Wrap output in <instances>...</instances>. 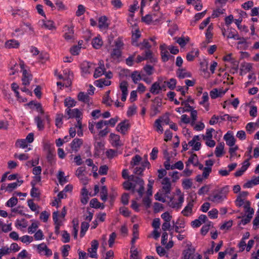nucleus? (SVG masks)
Masks as SVG:
<instances>
[{"label": "nucleus", "instance_id": "nucleus-17", "mask_svg": "<svg viewBox=\"0 0 259 259\" xmlns=\"http://www.w3.org/2000/svg\"><path fill=\"white\" fill-rule=\"evenodd\" d=\"M95 68V65L87 61H84L81 64V69L85 74H89Z\"/></svg>", "mask_w": 259, "mask_h": 259}, {"label": "nucleus", "instance_id": "nucleus-38", "mask_svg": "<svg viewBox=\"0 0 259 259\" xmlns=\"http://www.w3.org/2000/svg\"><path fill=\"white\" fill-rule=\"evenodd\" d=\"M258 127V123H255V122H249L246 125V130L250 133H252Z\"/></svg>", "mask_w": 259, "mask_h": 259}, {"label": "nucleus", "instance_id": "nucleus-31", "mask_svg": "<svg viewBox=\"0 0 259 259\" xmlns=\"http://www.w3.org/2000/svg\"><path fill=\"white\" fill-rule=\"evenodd\" d=\"M77 98L79 101L89 104L90 97L87 93L82 92L79 93Z\"/></svg>", "mask_w": 259, "mask_h": 259}, {"label": "nucleus", "instance_id": "nucleus-29", "mask_svg": "<svg viewBox=\"0 0 259 259\" xmlns=\"http://www.w3.org/2000/svg\"><path fill=\"white\" fill-rule=\"evenodd\" d=\"M142 158L139 155H136L134 156L130 162L131 168H134L136 166L139 165L141 163Z\"/></svg>", "mask_w": 259, "mask_h": 259}, {"label": "nucleus", "instance_id": "nucleus-4", "mask_svg": "<svg viewBox=\"0 0 259 259\" xmlns=\"http://www.w3.org/2000/svg\"><path fill=\"white\" fill-rule=\"evenodd\" d=\"M181 259H202V256L198 253H195V249L188 248L183 251Z\"/></svg>", "mask_w": 259, "mask_h": 259}, {"label": "nucleus", "instance_id": "nucleus-2", "mask_svg": "<svg viewBox=\"0 0 259 259\" xmlns=\"http://www.w3.org/2000/svg\"><path fill=\"white\" fill-rule=\"evenodd\" d=\"M122 176L124 179H128L133 182H136L139 185V188L137 190V192L139 193L140 197H142L144 191V182L143 180L134 175L128 176V170L126 169L122 170Z\"/></svg>", "mask_w": 259, "mask_h": 259}, {"label": "nucleus", "instance_id": "nucleus-47", "mask_svg": "<svg viewBox=\"0 0 259 259\" xmlns=\"http://www.w3.org/2000/svg\"><path fill=\"white\" fill-rule=\"evenodd\" d=\"M252 69V65L249 63H244L241 64V72L246 73L249 72Z\"/></svg>", "mask_w": 259, "mask_h": 259}, {"label": "nucleus", "instance_id": "nucleus-15", "mask_svg": "<svg viewBox=\"0 0 259 259\" xmlns=\"http://www.w3.org/2000/svg\"><path fill=\"white\" fill-rule=\"evenodd\" d=\"M130 127L127 120H124L119 123L116 126V130L123 135H125Z\"/></svg>", "mask_w": 259, "mask_h": 259}, {"label": "nucleus", "instance_id": "nucleus-41", "mask_svg": "<svg viewBox=\"0 0 259 259\" xmlns=\"http://www.w3.org/2000/svg\"><path fill=\"white\" fill-rule=\"evenodd\" d=\"M199 54L198 50H193L188 53L186 55V59L188 61H192L194 58L198 56Z\"/></svg>", "mask_w": 259, "mask_h": 259}, {"label": "nucleus", "instance_id": "nucleus-27", "mask_svg": "<svg viewBox=\"0 0 259 259\" xmlns=\"http://www.w3.org/2000/svg\"><path fill=\"white\" fill-rule=\"evenodd\" d=\"M19 42L15 39H10L5 42V46L7 49L18 48Z\"/></svg>", "mask_w": 259, "mask_h": 259}, {"label": "nucleus", "instance_id": "nucleus-12", "mask_svg": "<svg viewBox=\"0 0 259 259\" xmlns=\"http://www.w3.org/2000/svg\"><path fill=\"white\" fill-rule=\"evenodd\" d=\"M99 246V243L97 240H93L91 242V247L88 249V251L90 253V257L92 258H97V250Z\"/></svg>", "mask_w": 259, "mask_h": 259}, {"label": "nucleus", "instance_id": "nucleus-21", "mask_svg": "<svg viewBox=\"0 0 259 259\" xmlns=\"http://www.w3.org/2000/svg\"><path fill=\"white\" fill-rule=\"evenodd\" d=\"M82 140L79 139H74L70 144L71 148L72 151L77 152L82 144Z\"/></svg>", "mask_w": 259, "mask_h": 259}, {"label": "nucleus", "instance_id": "nucleus-50", "mask_svg": "<svg viewBox=\"0 0 259 259\" xmlns=\"http://www.w3.org/2000/svg\"><path fill=\"white\" fill-rule=\"evenodd\" d=\"M192 186V181L190 179H184L182 181V186L184 189L188 190Z\"/></svg>", "mask_w": 259, "mask_h": 259}, {"label": "nucleus", "instance_id": "nucleus-11", "mask_svg": "<svg viewBox=\"0 0 259 259\" xmlns=\"http://www.w3.org/2000/svg\"><path fill=\"white\" fill-rule=\"evenodd\" d=\"M65 113L68 115V118H79L82 115L81 112L77 108L71 109L67 108Z\"/></svg>", "mask_w": 259, "mask_h": 259}, {"label": "nucleus", "instance_id": "nucleus-57", "mask_svg": "<svg viewBox=\"0 0 259 259\" xmlns=\"http://www.w3.org/2000/svg\"><path fill=\"white\" fill-rule=\"evenodd\" d=\"M107 23V18L105 16H102L99 18V26L100 28H106L108 27Z\"/></svg>", "mask_w": 259, "mask_h": 259}, {"label": "nucleus", "instance_id": "nucleus-60", "mask_svg": "<svg viewBox=\"0 0 259 259\" xmlns=\"http://www.w3.org/2000/svg\"><path fill=\"white\" fill-rule=\"evenodd\" d=\"M253 214H247V215L244 217L239 222V225H245L248 224L252 218Z\"/></svg>", "mask_w": 259, "mask_h": 259}, {"label": "nucleus", "instance_id": "nucleus-55", "mask_svg": "<svg viewBox=\"0 0 259 259\" xmlns=\"http://www.w3.org/2000/svg\"><path fill=\"white\" fill-rule=\"evenodd\" d=\"M154 127L156 128L157 132L160 133V134H162L163 129L162 126V123L161 122L160 119H157L155 121Z\"/></svg>", "mask_w": 259, "mask_h": 259}, {"label": "nucleus", "instance_id": "nucleus-25", "mask_svg": "<svg viewBox=\"0 0 259 259\" xmlns=\"http://www.w3.org/2000/svg\"><path fill=\"white\" fill-rule=\"evenodd\" d=\"M224 140L226 142V144L232 147L235 145L236 140L234 138V136H232L231 134H229V133H227L225 136H224Z\"/></svg>", "mask_w": 259, "mask_h": 259}, {"label": "nucleus", "instance_id": "nucleus-32", "mask_svg": "<svg viewBox=\"0 0 259 259\" xmlns=\"http://www.w3.org/2000/svg\"><path fill=\"white\" fill-rule=\"evenodd\" d=\"M31 185L32 186V189L30 191V195L31 197L36 198L39 197L40 196V193L38 191V189L35 187V182L34 181H31Z\"/></svg>", "mask_w": 259, "mask_h": 259}, {"label": "nucleus", "instance_id": "nucleus-49", "mask_svg": "<svg viewBox=\"0 0 259 259\" xmlns=\"http://www.w3.org/2000/svg\"><path fill=\"white\" fill-rule=\"evenodd\" d=\"M108 191L107 189L105 186H103L101 188V191L100 193L101 199L103 201H106L107 199Z\"/></svg>", "mask_w": 259, "mask_h": 259}, {"label": "nucleus", "instance_id": "nucleus-62", "mask_svg": "<svg viewBox=\"0 0 259 259\" xmlns=\"http://www.w3.org/2000/svg\"><path fill=\"white\" fill-rule=\"evenodd\" d=\"M107 157L109 159H112L117 156V152L113 149H109L106 152Z\"/></svg>", "mask_w": 259, "mask_h": 259}, {"label": "nucleus", "instance_id": "nucleus-24", "mask_svg": "<svg viewBox=\"0 0 259 259\" xmlns=\"http://www.w3.org/2000/svg\"><path fill=\"white\" fill-rule=\"evenodd\" d=\"M177 75L180 78H184L190 77L191 73L184 68H179L177 71Z\"/></svg>", "mask_w": 259, "mask_h": 259}, {"label": "nucleus", "instance_id": "nucleus-33", "mask_svg": "<svg viewBox=\"0 0 259 259\" xmlns=\"http://www.w3.org/2000/svg\"><path fill=\"white\" fill-rule=\"evenodd\" d=\"M198 162V160L197 155L196 154H193L189 158L188 161L186 162V167H188L190 164L197 166Z\"/></svg>", "mask_w": 259, "mask_h": 259}, {"label": "nucleus", "instance_id": "nucleus-51", "mask_svg": "<svg viewBox=\"0 0 259 259\" xmlns=\"http://www.w3.org/2000/svg\"><path fill=\"white\" fill-rule=\"evenodd\" d=\"M161 59L163 62H167L170 58H174L172 56H171L167 50H162L161 51Z\"/></svg>", "mask_w": 259, "mask_h": 259}, {"label": "nucleus", "instance_id": "nucleus-19", "mask_svg": "<svg viewBox=\"0 0 259 259\" xmlns=\"http://www.w3.org/2000/svg\"><path fill=\"white\" fill-rule=\"evenodd\" d=\"M207 220V218L206 215L201 214L197 219H196L191 222V226L193 228L199 227L203 223H204Z\"/></svg>", "mask_w": 259, "mask_h": 259}, {"label": "nucleus", "instance_id": "nucleus-45", "mask_svg": "<svg viewBox=\"0 0 259 259\" xmlns=\"http://www.w3.org/2000/svg\"><path fill=\"white\" fill-rule=\"evenodd\" d=\"M244 208V211L247 214H253L254 210L250 207V203L249 201H246L245 203L242 206Z\"/></svg>", "mask_w": 259, "mask_h": 259}, {"label": "nucleus", "instance_id": "nucleus-39", "mask_svg": "<svg viewBox=\"0 0 259 259\" xmlns=\"http://www.w3.org/2000/svg\"><path fill=\"white\" fill-rule=\"evenodd\" d=\"M239 38L238 40L239 41L237 42V48H241L242 45H243V50H246L248 47L247 42L246 41V39L244 37H240L239 36Z\"/></svg>", "mask_w": 259, "mask_h": 259}, {"label": "nucleus", "instance_id": "nucleus-36", "mask_svg": "<svg viewBox=\"0 0 259 259\" xmlns=\"http://www.w3.org/2000/svg\"><path fill=\"white\" fill-rule=\"evenodd\" d=\"M224 144L220 143L215 148V154L218 157H221L223 154Z\"/></svg>", "mask_w": 259, "mask_h": 259}, {"label": "nucleus", "instance_id": "nucleus-64", "mask_svg": "<svg viewBox=\"0 0 259 259\" xmlns=\"http://www.w3.org/2000/svg\"><path fill=\"white\" fill-rule=\"evenodd\" d=\"M189 41V38L187 37H179L177 40V42L182 47H184L187 42Z\"/></svg>", "mask_w": 259, "mask_h": 259}, {"label": "nucleus", "instance_id": "nucleus-63", "mask_svg": "<svg viewBox=\"0 0 259 259\" xmlns=\"http://www.w3.org/2000/svg\"><path fill=\"white\" fill-rule=\"evenodd\" d=\"M20 240L23 243L29 244L33 241V237L28 235H24L20 238Z\"/></svg>", "mask_w": 259, "mask_h": 259}, {"label": "nucleus", "instance_id": "nucleus-6", "mask_svg": "<svg viewBox=\"0 0 259 259\" xmlns=\"http://www.w3.org/2000/svg\"><path fill=\"white\" fill-rule=\"evenodd\" d=\"M222 34L224 36H226L227 38L239 39L237 31L232 28H228L226 30H222Z\"/></svg>", "mask_w": 259, "mask_h": 259}, {"label": "nucleus", "instance_id": "nucleus-5", "mask_svg": "<svg viewBox=\"0 0 259 259\" xmlns=\"http://www.w3.org/2000/svg\"><path fill=\"white\" fill-rule=\"evenodd\" d=\"M162 188L161 190L165 195H168L171 191V183L170 179L164 177L161 181Z\"/></svg>", "mask_w": 259, "mask_h": 259}, {"label": "nucleus", "instance_id": "nucleus-56", "mask_svg": "<svg viewBox=\"0 0 259 259\" xmlns=\"http://www.w3.org/2000/svg\"><path fill=\"white\" fill-rule=\"evenodd\" d=\"M168 195H165L163 194V192H162V190H161L160 193H157L155 195V199L158 201L164 202H165V198L166 197H168Z\"/></svg>", "mask_w": 259, "mask_h": 259}, {"label": "nucleus", "instance_id": "nucleus-58", "mask_svg": "<svg viewBox=\"0 0 259 259\" xmlns=\"http://www.w3.org/2000/svg\"><path fill=\"white\" fill-rule=\"evenodd\" d=\"M164 83L166 84L169 89L174 90L176 88L177 81L174 78H171L169 81H165Z\"/></svg>", "mask_w": 259, "mask_h": 259}, {"label": "nucleus", "instance_id": "nucleus-61", "mask_svg": "<svg viewBox=\"0 0 259 259\" xmlns=\"http://www.w3.org/2000/svg\"><path fill=\"white\" fill-rule=\"evenodd\" d=\"M11 253V249L7 246L3 247L0 249V259L2 256L9 254Z\"/></svg>", "mask_w": 259, "mask_h": 259}, {"label": "nucleus", "instance_id": "nucleus-37", "mask_svg": "<svg viewBox=\"0 0 259 259\" xmlns=\"http://www.w3.org/2000/svg\"><path fill=\"white\" fill-rule=\"evenodd\" d=\"M92 44L94 48L98 49L102 46L103 41L99 37H96L93 39Z\"/></svg>", "mask_w": 259, "mask_h": 259}, {"label": "nucleus", "instance_id": "nucleus-1", "mask_svg": "<svg viewBox=\"0 0 259 259\" xmlns=\"http://www.w3.org/2000/svg\"><path fill=\"white\" fill-rule=\"evenodd\" d=\"M113 38V35L108 36V45L107 47L108 52L110 53L111 58L113 60H116L121 56L122 50L123 49L124 44L122 37H118L114 40L113 44H112Z\"/></svg>", "mask_w": 259, "mask_h": 259}, {"label": "nucleus", "instance_id": "nucleus-23", "mask_svg": "<svg viewBox=\"0 0 259 259\" xmlns=\"http://www.w3.org/2000/svg\"><path fill=\"white\" fill-rule=\"evenodd\" d=\"M139 185L136 182H130V181H125L123 183V187L124 189L126 190H132V193H135L136 191V187L137 186Z\"/></svg>", "mask_w": 259, "mask_h": 259}, {"label": "nucleus", "instance_id": "nucleus-14", "mask_svg": "<svg viewBox=\"0 0 259 259\" xmlns=\"http://www.w3.org/2000/svg\"><path fill=\"white\" fill-rule=\"evenodd\" d=\"M194 206V200L190 201L185 207L181 213L185 217H189L193 214V207Z\"/></svg>", "mask_w": 259, "mask_h": 259}, {"label": "nucleus", "instance_id": "nucleus-52", "mask_svg": "<svg viewBox=\"0 0 259 259\" xmlns=\"http://www.w3.org/2000/svg\"><path fill=\"white\" fill-rule=\"evenodd\" d=\"M131 78L135 83H137L141 79V76L138 71H134L131 74Z\"/></svg>", "mask_w": 259, "mask_h": 259}, {"label": "nucleus", "instance_id": "nucleus-10", "mask_svg": "<svg viewBox=\"0 0 259 259\" xmlns=\"http://www.w3.org/2000/svg\"><path fill=\"white\" fill-rule=\"evenodd\" d=\"M65 32L64 37L67 41H71L74 38V30L72 27L65 25L63 28Z\"/></svg>", "mask_w": 259, "mask_h": 259}, {"label": "nucleus", "instance_id": "nucleus-46", "mask_svg": "<svg viewBox=\"0 0 259 259\" xmlns=\"http://www.w3.org/2000/svg\"><path fill=\"white\" fill-rule=\"evenodd\" d=\"M138 225L137 224L134 225L133 233V237L131 241L132 244H134L135 243L136 240L138 238L139 234H138Z\"/></svg>", "mask_w": 259, "mask_h": 259}, {"label": "nucleus", "instance_id": "nucleus-22", "mask_svg": "<svg viewBox=\"0 0 259 259\" xmlns=\"http://www.w3.org/2000/svg\"><path fill=\"white\" fill-rule=\"evenodd\" d=\"M105 72V68L104 64L100 62L99 66L95 70L94 77L96 78H98L104 74Z\"/></svg>", "mask_w": 259, "mask_h": 259}, {"label": "nucleus", "instance_id": "nucleus-40", "mask_svg": "<svg viewBox=\"0 0 259 259\" xmlns=\"http://www.w3.org/2000/svg\"><path fill=\"white\" fill-rule=\"evenodd\" d=\"M76 102L70 97L67 98L64 100V105L67 108H70L75 106Z\"/></svg>", "mask_w": 259, "mask_h": 259}, {"label": "nucleus", "instance_id": "nucleus-16", "mask_svg": "<svg viewBox=\"0 0 259 259\" xmlns=\"http://www.w3.org/2000/svg\"><path fill=\"white\" fill-rule=\"evenodd\" d=\"M119 87L122 93L121 99L122 101L124 102L128 95V83L126 81H122L120 83Z\"/></svg>", "mask_w": 259, "mask_h": 259}, {"label": "nucleus", "instance_id": "nucleus-9", "mask_svg": "<svg viewBox=\"0 0 259 259\" xmlns=\"http://www.w3.org/2000/svg\"><path fill=\"white\" fill-rule=\"evenodd\" d=\"M150 166V163L147 160L142 161L140 165L136 166L134 168V173L137 175H142V173L146 167L149 168Z\"/></svg>", "mask_w": 259, "mask_h": 259}, {"label": "nucleus", "instance_id": "nucleus-26", "mask_svg": "<svg viewBox=\"0 0 259 259\" xmlns=\"http://www.w3.org/2000/svg\"><path fill=\"white\" fill-rule=\"evenodd\" d=\"M110 138L111 139V144L113 146L117 147L121 145L119 136L111 133L110 135Z\"/></svg>", "mask_w": 259, "mask_h": 259}, {"label": "nucleus", "instance_id": "nucleus-13", "mask_svg": "<svg viewBox=\"0 0 259 259\" xmlns=\"http://www.w3.org/2000/svg\"><path fill=\"white\" fill-rule=\"evenodd\" d=\"M200 140L199 136H195L188 143V145L193 147L192 149L198 151L200 149L201 144L199 142Z\"/></svg>", "mask_w": 259, "mask_h": 259}, {"label": "nucleus", "instance_id": "nucleus-44", "mask_svg": "<svg viewBox=\"0 0 259 259\" xmlns=\"http://www.w3.org/2000/svg\"><path fill=\"white\" fill-rule=\"evenodd\" d=\"M144 57L145 58V60L149 59L150 62L152 63H154L157 61L156 59L153 57L152 53L149 49L145 51Z\"/></svg>", "mask_w": 259, "mask_h": 259}, {"label": "nucleus", "instance_id": "nucleus-59", "mask_svg": "<svg viewBox=\"0 0 259 259\" xmlns=\"http://www.w3.org/2000/svg\"><path fill=\"white\" fill-rule=\"evenodd\" d=\"M18 203V199L16 197H11L6 203V205L8 207H13Z\"/></svg>", "mask_w": 259, "mask_h": 259}, {"label": "nucleus", "instance_id": "nucleus-35", "mask_svg": "<svg viewBox=\"0 0 259 259\" xmlns=\"http://www.w3.org/2000/svg\"><path fill=\"white\" fill-rule=\"evenodd\" d=\"M208 100V93L207 92L203 93L202 97V100L200 102V104L203 105L205 108L206 110H208V104L207 103Z\"/></svg>", "mask_w": 259, "mask_h": 259}, {"label": "nucleus", "instance_id": "nucleus-7", "mask_svg": "<svg viewBox=\"0 0 259 259\" xmlns=\"http://www.w3.org/2000/svg\"><path fill=\"white\" fill-rule=\"evenodd\" d=\"M38 25L42 28H46L49 30H55L56 27L54 22L50 20H40L38 21Z\"/></svg>", "mask_w": 259, "mask_h": 259}, {"label": "nucleus", "instance_id": "nucleus-48", "mask_svg": "<svg viewBox=\"0 0 259 259\" xmlns=\"http://www.w3.org/2000/svg\"><path fill=\"white\" fill-rule=\"evenodd\" d=\"M89 227V222H83L81 224L80 237H82Z\"/></svg>", "mask_w": 259, "mask_h": 259}, {"label": "nucleus", "instance_id": "nucleus-54", "mask_svg": "<svg viewBox=\"0 0 259 259\" xmlns=\"http://www.w3.org/2000/svg\"><path fill=\"white\" fill-rule=\"evenodd\" d=\"M225 93V92L222 93L221 91L219 92L217 89H213L210 92V96L212 99H215Z\"/></svg>", "mask_w": 259, "mask_h": 259}, {"label": "nucleus", "instance_id": "nucleus-34", "mask_svg": "<svg viewBox=\"0 0 259 259\" xmlns=\"http://www.w3.org/2000/svg\"><path fill=\"white\" fill-rule=\"evenodd\" d=\"M11 230V224H6L0 220V232H3L7 233L10 231Z\"/></svg>", "mask_w": 259, "mask_h": 259}, {"label": "nucleus", "instance_id": "nucleus-43", "mask_svg": "<svg viewBox=\"0 0 259 259\" xmlns=\"http://www.w3.org/2000/svg\"><path fill=\"white\" fill-rule=\"evenodd\" d=\"M201 70L204 72V76L209 77L210 76L209 73L207 71L208 63L206 61L202 62L200 63Z\"/></svg>", "mask_w": 259, "mask_h": 259}, {"label": "nucleus", "instance_id": "nucleus-42", "mask_svg": "<svg viewBox=\"0 0 259 259\" xmlns=\"http://www.w3.org/2000/svg\"><path fill=\"white\" fill-rule=\"evenodd\" d=\"M213 27L212 25H210L207 28L206 32L205 33V36L207 43H209L211 41V39L212 37V30Z\"/></svg>", "mask_w": 259, "mask_h": 259}, {"label": "nucleus", "instance_id": "nucleus-30", "mask_svg": "<svg viewBox=\"0 0 259 259\" xmlns=\"http://www.w3.org/2000/svg\"><path fill=\"white\" fill-rule=\"evenodd\" d=\"M111 84V81L104 78L100 79L94 82V84L99 88H102L103 86H108Z\"/></svg>", "mask_w": 259, "mask_h": 259}, {"label": "nucleus", "instance_id": "nucleus-20", "mask_svg": "<svg viewBox=\"0 0 259 259\" xmlns=\"http://www.w3.org/2000/svg\"><path fill=\"white\" fill-rule=\"evenodd\" d=\"M58 217L59 212L54 211L53 213V219L55 225V233L57 234L59 233L60 227L61 225V221L59 220Z\"/></svg>", "mask_w": 259, "mask_h": 259}, {"label": "nucleus", "instance_id": "nucleus-53", "mask_svg": "<svg viewBox=\"0 0 259 259\" xmlns=\"http://www.w3.org/2000/svg\"><path fill=\"white\" fill-rule=\"evenodd\" d=\"M57 178L60 184L63 185L67 182L66 177L64 176V172L62 171H59L57 176Z\"/></svg>", "mask_w": 259, "mask_h": 259}, {"label": "nucleus", "instance_id": "nucleus-28", "mask_svg": "<svg viewBox=\"0 0 259 259\" xmlns=\"http://www.w3.org/2000/svg\"><path fill=\"white\" fill-rule=\"evenodd\" d=\"M161 90L162 88L160 85V83L156 81L152 84L150 89V91L152 94L154 95H157L160 93Z\"/></svg>", "mask_w": 259, "mask_h": 259}, {"label": "nucleus", "instance_id": "nucleus-3", "mask_svg": "<svg viewBox=\"0 0 259 259\" xmlns=\"http://www.w3.org/2000/svg\"><path fill=\"white\" fill-rule=\"evenodd\" d=\"M229 192L228 186L222 188L219 191L214 193L209 197V200L214 203H221L226 198Z\"/></svg>", "mask_w": 259, "mask_h": 259}, {"label": "nucleus", "instance_id": "nucleus-18", "mask_svg": "<svg viewBox=\"0 0 259 259\" xmlns=\"http://www.w3.org/2000/svg\"><path fill=\"white\" fill-rule=\"evenodd\" d=\"M184 201V197L183 195H180L179 197L178 201H175L171 200L168 203V205L170 207L173 208L179 209L182 205Z\"/></svg>", "mask_w": 259, "mask_h": 259}, {"label": "nucleus", "instance_id": "nucleus-8", "mask_svg": "<svg viewBox=\"0 0 259 259\" xmlns=\"http://www.w3.org/2000/svg\"><path fill=\"white\" fill-rule=\"evenodd\" d=\"M20 67L22 70V83L24 85H29L30 81L32 79L31 75L24 68V64H20Z\"/></svg>", "mask_w": 259, "mask_h": 259}]
</instances>
